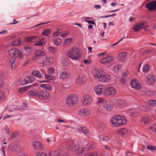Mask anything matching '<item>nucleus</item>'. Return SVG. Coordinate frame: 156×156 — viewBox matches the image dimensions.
I'll return each instance as SVG.
<instances>
[{"label": "nucleus", "instance_id": "obj_5", "mask_svg": "<svg viewBox=\"0 0 156 156\" xmlns=\"http://www.w3.org/2000/svg\"><path fill=\"white\" fill-rule=\"evenodd\" d=\"M117 93V90L114 87L110 86L104 89L103 94L105 96H107L115 95Z\"/></svg>", "mask_w": 156, "mask_h": 156}, {"label": "nucleus", "instance_id": "obj_8", "mask_svg": "<svg viewBox=\"0 0 156 156\" xmlns=\"http://www.w3.org/2000/svg\"><path fill=\"white\" fill-rule=\"evenodd\" d=\"M130 85L133 88L137 89H140L142 88L141 84L136 80H132L130 82Z\"/></svg>", "mask_w": 156, "mask_h": 156}, {"label": "nucleus", "instance_id": "obj_51", "mask_svg": "<svg viewBox=\"0 0 156 156\" xmlns=\"http://www.w3.org/2000/svg\"><path fill=\"white\" fill-rule=\"evenodd\" d=\"M147 149L151 151H154L156 150V147L152 145L148 146L147 147Z\"/></svg>", "mask_w": 156, "mask_h": 156}, {"label": "nucleus", "instance_id": "obj_58", "mask_svg": "<svg viewBox=\"0 0 156 156\" xmlns=\"http://www.w3.org/2000/svg\"><path fill=\"white\" fill-rule=\"evenodd\" d=\"M69 34V32L67 31L64 32L62 34H61V36L63 37H65Z\"/></svg>", "mask_w": 156, "mask_h": 156}, {"label": "nucleus", "instance_id": "obj_14", "mask_svg": "<svg viewBox=\"0 0 156 156\" xmlns=\"http://www.w3.org/2000/svg\"><path fill=\"white\" fill-rule=\"evenodd\" d=\"M34 52L35 55L33 57V59L34 60H36L38 56H44L45 54L44 51L39 50H36Z\"/></svg>", "mask_w": 156, "mask_h": 156}, {"label": "nucleus", "instance_id": "obj_19", "mask_svg": "<svg viewBox=\"0 0 156 156\" xmlns=\"http://www.w3.org/2000/svg\"><path fill=\"white\" fill-rule=\"evenodd\" d=\"M37 86L38 84L37 83H34L31 85L25 86L20 88L18 90V92L19 93H23L26 91L28 89H30L31 87L32 86Z\"/></svg>", "mask_w": 156, "mask_h": 156}, {"label": "nucleus", "instance_id": "obj_27", "mask_svg": "<svg viewBox=\"0 0 156 156\" xmlns=\"http://www.w3.org/2000/svg\"><path fill=\"white\" fill-rule=\"evenodd\" d=\"M31 74L36 77L41 78L42 77V76L40 72L38 71H34Z\"/></svg>", "mask_w": 156, "mask_h": 156}, {"label": "nucleus", "instance_id": "obj_43", "mask_svg": "<svg viewBox=\"0 0 156 156\" xmlns=\"http://www.w3.org/2000/svg\"><path fill=\"white\" fill-rule=\"evenodd\" d=\"M37 37L36 36H32L28 37L27 38V40L29 42L35 40Z\"/></svg>", "mask_w": 156, "mask_h": 156}, {"label": "nucleus", "instance_id": "obj_16", "mask_svg": "<svg viewBox=\"0 0 156 156\" xmlns=\"http://www.w3.org/2000/svg\"><path fill=\"white\" fill-rule=\"evenodd\" d=\"M155 82V78L153 75L149 74L147 76L146 83L149 85L153 84Z\"/></svg>", "mask_w": 156, "mask_h": 156}, {"label": "nucleus", "instance_id": "obj_17", "mask_svg": "<svg viewBox=\"0 0 156 156\" xmlns=\"http://www.w3.org/2000/svg\"><path fill=\"white\" fill-rule=\"evenodd\" d=\"M111 79V76L109 75L103 74L99 79V81L101 82H105Z\"/></svg>", "mask_w": 156, "mask_h": 156}, {"label": "nucleus", "instance_id": "obj_45", "mask_svg": "<svg viewBox=\"0 0 156 156\" xmlns=\"http://www.w3.org/2000/svg\"><path fill=\"white\" fill-rule=\"evenodd\" d=\"M104 101V99L101 97L97 98L96 101L97 104H99L102 103Z\"/></svg>", "mask_w": 156, "mask_h": 156}, {"label": "nucleus", "instance_id": "obj_53", "mask_svg": "<svg viewBox=\"0 0 156 156\" xmlns=\"http://www.w3.org/2000/svg\"><path fill=\"white\" fill-rule=\"evenodd\" d=\"M54 69L51 67H49L48 69V71L49 73L53 74L54 72Z\"/></svg>", "mask_w": 156, "mask_h": 156}, {"label": "nucleus", "instance_id": "obj_54", "mask_svg": "<svg viewBox=\"0 0 156 156\" xmlns=\"http://www.w3.org/2000/svg\"><path fill=\"white\" fill-rule=\"evenodd\" d=\"M150 129H152L153 132H155L156 133V125L154 124L151 126L149 128Z\"/></svg>", "mask_w": 156, "mask_h": 156}, {"label": "nucleus", "instance_id": "obj_34", "mask_svg": "<svg viewBox=\"0 0 156 156\" xmlns=\"http://www.w3.org/2000/svg\"><path fill=\"white\" fill-rule=\"evenodd\" d=\"M25 51L27 54L30 53L33 51V49L30 47L27 46L24 48Z\"/></svg>", "mask_w": 156, "mask_h": 156}, {"label": "nucleus", "instance_id": "obj_30", "mask_svg": "<svg viewBox=\"0 0 156 156\" xmlns=\"http://www.w3.org/2000/svg\"><path fill=\"white\" fill-rule=\"evenodd\" d=\"M40 87L49 91H51L52 89L51 86L49 84H42L41 85Z\"/></svg>", "mask_w": 156, "mask_h": 156}, {"label": "nucleus", "instance_id": "obj_56", "mask_svg": "<svg viewBox=\"0 0 156 156\" xmlns=\"http://www.w3.org/2000/svg\"><path fill=\"white\" fill-rule=\"evenodd\" d=\"M126 156H132L133 154L132 152L129 151H126Z\"/></svg>", "mask_w": 156, "mask_h": 156}, {"label": "nucleus", "instance_id": "obj_9", "mask_svg": "<svg viewBox=\"0 0 156 156\" xmlns=\"http://www.w3.org/2000/svg\"><path fill=\"white\" fill-rule=\"evenodd\" d=\"M92 98L89 95H87L83 96L82 99L83 104L84 105H89L92 102Z\"/></svg>", "mask_w": 156, "mask_h": 156}, {"label": "nucleus", "instance_id": "obj_63", "mask_svg": "<svg viewBox=\"0 0 156 156\" xmlns=\"http://www.w3.org/2000/svg\"><path fill=\"white\" fill-rule=\"evenodd\" d=\"M5 128L6 133L9 134L10 133V131L8 126H5Z\"/></svg>", "mask_w": 156, "mask_h": 156}, {"label": "nucleus", "instance_id": "obj_37", "mask_svg": "<svg viewBox=\"0 0 156 156\" xmlns=\"http://www.w3.org/2000/svg\"><path fill=\"white\" fill-rule=\"evenodd\" d=\"M23 56L24 55L22 53V52L21 51L19 50L17 53V55L16 57L19 58L21 59H22L23 58Z\"/></svg>", "mask_w": 156, "mask_h": 156}, {"label": "nucleus", "instance_id": "obj_28", "mask_svg": "<svg viewBox=\"0 0 156 156\" xmlns=\"http://www.w3.org/2000/svg\"><path fill=\"white\" fill-rule=\"evenodd\" d=\"M50 156H60L61 155L59 151H54L50 152L49 154Z\"/></svg>", "mask_w": 156, "mask_h": 156}, {"label": "nucleus", "instance_id": "obj_55", "mask_svg": "<svg viewBox=\"0 0 156 156\" xmlns=\"http://www.w3.org/2000/svg\"><path fill=\"white\" fill-rule=\"evenodd\" d=\"M155 100H151L148 101V103L149 104L152 106H155Z\"/></svg>", "mask_w": 156, "mask_h": 156}, {"label": "nucleus", "instance_id": "obj_29", "mask_svg": "<svg viewBox=\"0 0 156 156\" xmlns=\"http://www.w3.org/2000/svg\"><path fill=\"white\" fill-rule=\"evenodd\" d=\"M75 145H76L74 143H70L66 144V147L68 150L73 151V148L75 147Z\"/></svg>", "mask_w": 156, "mask_h": 156}, {"label": "nucleus", "instance_id": "obj_18", "mask_svg": "<svg viewBox=\"0 0 156 156\" xmlns=\"http://www.w3.org/2000/svg\"><path fill=\"white\" fill-rule=\"evenodd\" d=\"M86 80V78L84 76L81 75L77 77L76 82L79 84H83L85 82Z\"/></svg>", "mask_w": 156, "mask_h": 156}, {"label": "nucleus", "instance_id": "obj_59", "mask_svg": "<svg viewBox=\"0 0 156 156\" xmlns=\"http://www.w3.org/2000/svg\"><path fill=\"white\" fill-rule=\"evenodd\" d=\"M87 22H88L89 23L92 24H95V22L92 20H86Z\"/></svg>", "mask_w": 156, "mask_h": 156}, {"label": "nucleus", "instance_id": "obj_13", "mask_svg": "<svg viewBox=\"0 0 156 156\" xmlns=\"http://www.w3.org/2000/svg\"><path fill=\"white\" fill-rule=\"evenodd\" d=\"M73 148V151L75 152L78 154H80L82 153L84 151L85 147L75 145V147Z\"/></svg>", "mask_w": 156, "mask_h": 156}, {"label": "nucleus", "instance_id": "obj_50", "mask_svg": "<svg viewBox=\"0 0 156 156\" xmlns=\"http://www.w3.org/2000/svg\"><path fill=\"white\" fill-rule=\"evenodd\" d=\"M5 98V94L1 91H0V100H3Z\"/></svg>", "mask_w": 156, "mask_h": 156}, {"label": "nucleus", "instance_id": "obj_52", "mask_svg": "<svg viewBox=\"0 0 156 156\" xmlns=\"http://www.w3.org/2000/svg\"><path fill=\"white\" fill-rule=\"evenodd\" d=\"M36 155V156H48L47 154L43 152H37Z\"/></svg>", "mask_w": 156, "mask_h": 156}, {"label": "nucleus", "instance_id": "obj_22", "mask_svg": "<svg viewBox=\"0 0 156 156\" xmlns=\"http://www.w3.org/2000/svg\"><path fill=\"white\" fill-rule=\"evenodd\" d=\"M77 129L76 130H79L80 132H83L86 135H88L89 132L88 129L85 127H79L76 128Z\"/></svg>", "mask_w": 156, "mask_h": 156}, {"label": "nucleus", "instance_id": "obj_39", "mask_svg": "<svg viewBox=\"0 0 156 156\" xmlns=\"http://www.w3.org/2000/svg\"><path fill=\"white\" fill-rule=\"evenodd\" d=\"M62 30L61 29H58L57 31L54 32L53 34V35L54 36H60L61 34Z\"/></svg>", "mask_w": 156, "mask_h": 156}, {"label": "nucleus", "instance_id": "obj_4", "mask_svg": "<svg viewBox=\"0 0 156 156\" xmlns=\"http://www.w3.org/2000/svg\"><path fill=\"white\" fill-rule=\"evenodd\" d=\"M77 97L74 94H70L66 98L65 103L68 106H72L77 101Z\"/></svg>", "mask_w": 156, "mask_h": 156}, {"label": "nucleus", "instance_id": "obj_60", "mask_svg": "<svg viewBox=\"0 0 156 156\" xmlns=\"http://www.w3.org/2000/svg\"><path fill=\"white\" fill-rule=\"evenodd\" d=\"M17 134L15 133H12L11 134V138H14L16 137Z\"/></svg>", "mask_w": 156, "mask_h": 156}, {"label": "nucleus", "instance_id": "obj_48", "mask_svg": "<svg viewBox=\"0 0 156 156\" xmlns=\"http://www.w3.org/2000/svg\"><path fill=\"white\" fill-rule=\"evenodd\" d=\"M97 154L96 152H90L85 154L84 156H97Z\"/></svg>", "mask_w": 156, "mask_h": 156}, {"label": "nucleus", "instance_id": "obj_6", "mask_svg": "<svg viewBox=\"0 0 156 156\" xmlns=\"http://www.w3.org/2000/svg\"><path fill=\"white\" fill-rule=\"evenodd\" d=\"M147 28V26H145L143 22H140L134 25L132 28V30L135 32L139 31L140 29H145Z\"/></svg>", "mask_w": 156, "mask_h": 156}, {"label": "nucleus", "instance_id": "obj_46", "mask_svg": "<svg viewBox=\"0 0 156 156\" xmlns=\"http://www.w3.org/2000/svg\"><path fill=\"white\" fill-rule=\"evenodd\" d=\"M72 37H69L68 38L65 39L64 41L66 44H70L72 41Z\"/></svg>", "mask_w": 156, "mask_h": 156}, {"label": "nucleus", "instance_id": "obj_23", "mask_svg": "<svg viewBox=\"0 0 156 156\" xmlns=\"http://www.w3.org/2000/svg\"><path fill=\"white\" fill-rule=\"evenodd\" d=\"M33 148L34 149H40L43 147V146L39 142L35 141L33 143Z\"/></svg>", "mask_w": 156, "mask_h": 156}, {"label": "nucleus", "instance_id": "obj_10", "mask_svg": "<svg viewBox=\"0 0 156 156\" xmlns=\"http://www.w3.org/2000/svg\"><path fill=\"white\" fill-rule=\"evenodd\" d=\"M114 107L113 102L111 101H106L104 103L103 105L104 109L106 111L111 110Z\"/></svg>", "mask_w": 156, "mask_h": 156}, {"label": "nucleus", "instance_id": "obj_31", "mask_svg": "<svg viewBox=\"0 0 156 156\" xmlns=\"http://www.w3.org/2000/svg\"><path fill=\"white\" fill-rule=\"evenodd\" d=\"M126 55V54L125 52H122L118 54L117 58L119 60H121L124 58Z\"/></svg>", "mask_w": 156, "mask_h": 156}, {"label": "nucleus", "instance_id": "obj_26", "mask_svg": "<svg viewBox=\"0 0 156 156\" xmlns=\"http://www.w3.org/2000/svg\"><path fill=\"white\" fill-rule=\"evenodd\" d=\"M16 58H11L9 62V66L11 68H14L16 66L15 62Z\"/></svg>", "mask_w": 156, "mask_h": 156}, {"label": "nucleus", "instance_id": "obj_3", "mask_svg": "<svg viewBox=\"0 0 156 156\" xmlns=\"http://www.w3.org/2000/svg\"><path fill=\"white\" fill-rule=\"evenodd\" d=\"M81 52L77 47H73L67 52V55L68 57L73 60L79 59L81 55Z\"/></svg>", "mask_w": 156, "mask_h": 156}, {"label": "nucleus", "instance_id": "obj_62", "mask_svg": "<svg viewBox=\"0 0 156 156\" xmlns=\"http://www.w3.org/2000/svg\"><path fill=\"white\" fill-rule=\"evenodd\" d=\"M28 83V81L27 80L24 79L22 81V83L23 85H25L27 83Z\"/></svg>", "mask_w": 156, "mask_h": 156}, {"label": "nucleus", "instance_id": "obj_20", "mask_svg": "<svg viewBox=\"0 0 156 156\" xmlns=\"http://www.w3.org/2000/svg\"><path fill=\"white\" fill-rule=\"evenodd\" d=\"M115 132L119 135L123 136L127 133L128 130L126 128H122L117 129Z\"/></svg>", "mask_w": 156, "mask_h": 156}, {"label": "nucleus", "instance_id": "obj_12", "mask_svg": "<svg viewBox=\"0 0 156 156\" xmlns=\"http://www.w3.org/2000/svg\"><path fill=\"white\" fill-rule=\"evenodd\" d=\"M104 88V86L102 84L96 85L94 88V90L97 94L100 95L102 94V90Z\"/></svg>", "mask_w": 156, "mask_h": 156}, {"label": "nucleus", "instance_id": "obj_24", "mask_svg": "<svg viewBox=\"0 0 156 156\" xmlns=\"http://www.w3.org/2000/svg\"><path fill=\"white\" fill-rule=\"evenodd\" d=\"M90 113V111L87 108H83L80 109V114H83V115L87 116L89 115Z\"/></svg>", "mask_w": 156, "mask_h": 156}, {"label": "nucleus", "instance_id": "obj_38", "mask_svg": "<svg viewBox=\"0 0 156 156\" xmlns=\"http://www.w3.org/2000/svg\"><path fill=\"white\" fill-rule=\"evenodd\" d=\"M149 119L147 117H144L141 119V122H143L144 124H147L148 123Z\"/></svg>", "mask_w": 156, "mask_h": 156}, {"label": "nucleus", "instance_id": "obj_41", "mask_svg": "<svg viewBox=\"0 0 156 156\" xmlns=\"http://www.w3.org/2000/svg\"><path fill=\"white\" fill-rule=\"evenodd\" d=\"M45 77L47 80H54L55 79V77L49 74L45 75Z\"/></svg>", "mask_w": 156, "mask_h": 156}, {"label": "nucleus", "instance_id": "obj_33", "mask_svg": "<svg viewBox=\"0 0 156 156\" xmlns=\"http://www.w3.org/2000/svg\"><path fill=\"white\" fill-rule=\"evenodd\" d=\"M48 50L50 53L54 54L56 53L57 49L54 47H50L48 48Z\"/></svg>", "mask_w": 156, "mask_h": 156}, {"label": "nucleus", "instance_id": "obj_47", "mask_svg": "<svg viewBox=\"0 0 156 156\" xmlns=\"http://www.w3.org/2000/svg\"><path fill=\"white\" fill-rule=\"evenodd\" d=\"M149 66L148 64H146L144 65L143 68V71L144 73H146L149 70Z\"/></svg>", "mask_w": 156, "mask_h": 156}, {"label": "nucleus", "instance_id": "obj_36", "mask_svg": "<svg viewBox=\"0 0 156 156\" xmlns=\"http://www.w3.org/2000/svg\"><path fill=\"white\" fill-rule=\"evenodd\" d=\"M99 137L100 139L103 140L107 141L109 140V138L108 137L104 135H100L99 136Z\"/></svg>", "mask_w": 156, "mask_h": 156}, {"label": "nucleus", "instance_id": "obj_1", "mask_svg": "<svg viewBox=\"0 0 156 156\" xmlns=\"http://www.w3.org/2000/svg\"><path fill=\"white\" fill-rule=\"evenodd\" d=\"M27 95L30 97H35L41 100H45L50 96L49 92L45 90L39 89L35 91H29Z\"/></svg>", "mask_w": 156, "mask_h": 156}, {"label": "nucleus", "instance_id": "obj_44", "mask_svg": "<svg viewBox=\"0 0 156 156\" xmlns=\"http://www.w3.org/2000/svg\"><path fill=\"white\" fill-rule=\"evenodd\" d=\"M28 83H30L34 82L35 80V78L31 76H28L27 77Z\"/></svg>", "mask_w": 156, "mask_h": 156}, {"label": "nucleus", "instance_id": "obj_32", "mask_svg": "<svg viewBox=\"0 0 156 156\" xmlns=\"http://www.w3.org/2000/svg\"><path fill=\"white\" fill-rule=\"evenodd\" d=\"M60 77L62 79H67L68 77V73L66 72H62L60 74Z\"/></svg>", "mask_w": 156, "mask_h": 156}, {"label": "nucleus", "instance_id": "obj_25", "mask_svg": "<svg viewBox=\"0 0 156 156\" xmlns=\"http://www.w3.org/2000/svg\"><path fill=\"white\" fill-rule=\"evenodd\" d=\"M22 40L18 38L15 39L11 43V44L13 46H17L19 45L22 43Z\"/></svg>", "mask_w": 156, "mask_h": 156}, {"label": "nucleus", "instance_id": "obj_64", "mask_svg": "<svg viewBox=\"0 0 156 156\" xmlns=\"http://www.w3.org/2000/svg\"><path fill=\"white\" fill-rule=\"evenodd\" d=\"M105 147L106 150H110L111 149V147H109L106 145H105Z\"/></svg>", "mask_w": 156, "mask_h": 156}, {"label": "nucleus", "instance_id": "obj_2", "mask_svg": "<svg viewBox=\"0 0 156 156\" xmlns=\"http://www.w3.org/2000/svg\"><path fill=\"white\" fill-rule=\"evenodd\" d=\"M110 121L112 126L117 127L125 125L127 121L124 116L118 115L113 116Z\"/></svg>", "mask_w": 156, "mask_h": 156}, {"label": "nucleus", "instance_id": "obj_21", "mask_svg": "<svg viewBox=\"0 0 156 156\" xmlns=\"http://www.w3.org/2000/svg\"><path fill=\"white\" fill-rule=\"evenodd\" d=\"M18 50H19L16 48H14L10 49L9 51L8 54L9 55L11 56H15L16 57Z\"/></svg>", "mask_w": 156, "mask_h": 156}, {"label": "nucleus", "instance_id": "obj_61", "mask_svg": "<svg viewBox=\"0 0 156 156\" xmlns=\"http://www.w3.org/2000/svg\"><path fill=\"white\" fill-rule=\"evenodd\" d=\"M152 51V50L151 49H148L147 50H146L145 51V53L146 54H147L148 53H150Z\"/></svg>", "mask_w": 156, "mask_h": 156}, {"label": "nucleus", "instance_id": "obj_49", "mask_svg": "<svg viewBox=\"0 0 156 156\" xmlns=\"http://www.w3.org/2000/svg\"><path fill=\"white\" fill-rule=\"evenodd\" d=\"M50 33V30H44L42 34L45 36H48Z\"/></svg>", "mask_w": 156, "mask_h": 156}, {"label": "nucleus", "instance_id": "obj_57", "mask_svg": "<svg viewBox=\"0 0 156 156\" xmlns=\"http://www.w3.org/2000/svg\"><path fill=\"white\" fill-rule=\"evenodd\" d=\"M120 82L122 84H125L126 83V80L124 78H122L120 80Z\"/></svg>", "mask_w": 156, "mask_h": 156}, {"label": "nucleus", "instance_id": "obj_42", "mask_svg": "<svg viewBox=\"0 0 156 156\" xmlns=\"http://www.w3.org/2000/svg\"><path fill=\"white\" fill-rule=\"evenodd\" d=\"M53 42L56 45H59L62 42V41L60 38H57L55 39Z\"/></svg>", "mask_w": 156, "mask_h": 156}, {"label": "nucleus", "instance_id": "obj_15", "mask_svg": "<svg viewBox=\"0 0 156 156\" xmlns=\"http://www.w3.org/2000/svg\"><path fill=\"white\" fill-rule=\"evenodd\" d=\"M114 58L112 56H109L104 57L101 59L102 63L105 64L111 62L114 59Z\"/></svg>", "mask_w": 156, "mask_h": 156}, {"label": "nucleus", "instance_id": "obj_40", "mask_svg": "<svg viewBox=\"0 0 156 156\" xmlns=\"http://www.w3.org/2000/svg\"><path fill=\"white\" fill-rule=\"evenodd\" d=\"M45 43V41H44V39H41L40 41L37 43H35L34 45L35 46L36 45H39V46H41L44 44Z\"/></svg>", "mask_w": 156, "mask_h": 156}, {"label": "nucleus", "instance_id": "obj_35", "mask_svg": "<svg viewBox=\"0 0 156 156\" xmlns=\"http://www.w3.org/2000/svg\"><path fill=\"white\" fill-rule=\"evenodd\" d=\"M122 66L120 65H116L114 67V70L115 72H118L122 68Z\"/></svg>", "mask_w": 156, "mask_h": 156}, {"label": "nucleus", "instance_id": "obj_7", "mask_svg": "<svg viewBox=\"0 0 156 156\" xmlns=\"http://www.w3.org/2000/svg\"><path fill=\"white\" fill-rule=\"evenodd\" d=\"M145 7L150 11H156V0L148 2Z\"/></svg>", "mask_w": 156, "mask_h": 156}, {"label": "nucleus", "instance_id": "obj_11", "mask_svg": "<svg viewBox=\"0 0 156 156\" xmlns=\"http://www.w3.org/2000/svg\"><path fill=\"white\" fill-rule=\"evenodd\" d=\"M92 73L93 76L96 78H98V79L103 74V71L101 69H94Z\"/></svg>", "mask_w": 156, "mask_h": 156}]
</instances>
